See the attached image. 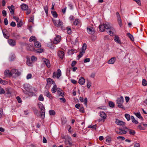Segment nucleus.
Returning a JSON list of instances; mask_svg holds the SVG:
<instances>
[{"mask_svg":"<svg viewBox=\"0 0 147 147\" xmlns=\"http://www.w3.org/2000/svg\"><path fill=\"white\" fill-rule=\"evenodd\" d=\"M5 92V91L3 88L0 89V94H3Z\"/></svg>","mask_w":147,"mask_h":147,"instance_id":"bf43d9fd","label":"nucleus"},{"mask_svg":"<svg viewBox=\"0 0 147 147\" xmlns=\"http://www.w3.org/2000/svg\"><path fill=\"white\" fill-rule=\"evenodd\" d=\"M37 59V58L34 56H32L31 57V60L32 62H34L35 61H36Z\"/></svg>","mask_w":147,"mask_h":147,"instance_id":"37998d69","label":"nucleus"},{"mask_svg":"<svg viewBox=\"0 0 147 147\" xmlns=\"http://www.w3.org/2000/svg\"><path fill=\"white\" fill-rule=\"evenodd\" d=\"M39 108L41 111L40 117L42 119H43L45 117V109L43 104L41 102H39L38 104Z\"/></svg>","mask_w":147,"mask_h":147,"instance_id":"7ed1b4c3","label":"nucleus"},{"mask_svg":"<svg viewBox=\"0 0 147 147\" xmlns=\"http://www.w3.org/2000/svg\"><path fill=\"white\" fill-rule=\"evenodd\" d=\"M42 61L46 64L48 67L49 68L50 67L51 64L49 61L48 59L45 58H43L42 59Z\"/></svg>","mask_w":147,"mask_h":147,"instance_id":"1a4fd4ad","label":"nucleus"},{"mask_svg":"<svg viewBox=\"0 0 147 147\" xmlns=\"http://www.w3.org/2000/svg\"><path fill=\"white\" fill-rule=\"evenodd\" d=\"M109 105L111 107H113L115 106V104L114 102L110 101L109 102Z\"/></svg>","mask_w":147,"mask_h":147,"instance_id":"c03bdc74","label":"nucleus"},{"mask_svg":"<svg viewBox=\"0 0 147 147\" xmlns=\"http://www.w3.org/2000/svg\"><path fill=\"white\" fill-rule=\"evenodd\" d=\"M116 132L119 134H125L127 133L126 131L121 129H119L117 131H116Z\"/></svg>","mask_w":147,"mask_h":147,"instance_id":"ddd939ff","label":"nucleus"},{"mask_svg":"<svg viewBox=\"0 0 147 147\" xmlns=\"http://www.w3.org/2000/svg\"><path fill=\"white\" fill-rule=\"evenodd\" d=\"M111 140V138L109 137H107L106 138V141L109 143Z\"/></svg>","mask_w":147,"mask_h":147,"instance_id":"680f3d73","label":"nucleus"},{"mask_svg":"<svg viewBox=\"0 0 147 147\" xmlns=\"http://www.w3.org/2000/svg\"><path fill=\"white\" fill-rule=\"evenodd\" d=\"M51 13L52 15L54 18H57V15L56 13V12L55 11H51Z\"/></svg>","mask_w":147,"mask_h":147,"instance_id":"ea45409f","label":"nucleus"},{"mask_svg":"<svg viewBox=\"0 0 147 147\" xmlns=\"http://www.w3.org/2000/svg\"><path fill=\"white\" fill-rule=\"evenodd\" d=\"M125 117L128 121H129L131 119L130 115L129 114H125Z\"/></svg>","mask_w":147,"mask_h":147,"instance_id":"473e14b6","label":"nucleus"},{"mask_svg":"<svg viewBox=\"0 0 147 147\" xmlns=\"http://www.w3.org/2000/svg\"><path fill=\"white\" fill-rule=\"evenodd\" d=\"M8 41L9 45L11 46H14L16 45V42L14 40L9 39L8 40Z\"/></svg>","mask_w":147,"mask_h":147,"instance_id":"9d476101","label":"nucleus"},{"mask_svg":"<svg viewBox=\"0 0 147 147\" xmlns=\"http://www.w3.org/2000/svg\"><path fill=\"white\" fill-rule=\"evenodd\" d=\"M80 111L81 112L84 113V109L83 107H81L80 109Z\"/></svg>","mask_w":147,"mask_h":147,"instance_id":"774afa93","label":"nucleus"},{"mask_svg":"<svg viewBox=\"0 0 147 147\" xmlns=\"http://www.w3.org/2000/svg\"><path fill=\"white\" fill-rule=\"evenodd\" d=\"M16 99L19 103H20L21 102L22 100L19 96H17L16 97Z\"/></svg>","mask_w":147,"mask_h":147,"instance_id":"052dcab7","label":"nucleus"},{"mask_svg":"<svg viewBox=\"0 0 147 147\" xmlns=\"http://www.w3.org/2000/svg\"><path fill=\"white\" fill-rule=\"evenodd\" d=\"M17 23V27H21L23 24V23L22 20H19Z\"/></svg>","mask_w":147,"mask_h":147,"instance_id":"7c9ffc66","label":"nucleus"},{"mask_svg":"<svg viewBox=\"0 0 147 147\" xmlns=\"http://www.w3.org/2000/svg\"><path fill=\"white\" fill-rule=\"evenodd\" d=\"M45 94L50 99H52L53 97L51 94L48 90H46L45 92Z\"/></svg>","mask_w":147,"mask_h":147,"instance_id":"2eb2a0df","label":"nucleus"},{"mask_svg":"<svg viewBox=\"0 0 147 147\" xmlns=\"http://www.w3.org/2000/svg\"><path fill=\"white\" fill-rule=\"evenodd\" d=\"M116 16L117 18L118 23L120 27L122 26V23L120 15L118 12L116 13Z\"/></svg>","mask_w":147,"mask_h":147,"instance_id":"0eeeda50","label":"nucleus"},{"mask_svg":"<svg viewBox=\"0 0 147 147\" xmlns=\"http://www.w3.org/2000/svg\"><path fill=\"white\" fill-rule=\"evenodd\" d=\"M80 23V20L78 19L76 20L73 23V24L75 25H78Z\"/></svg>","mask_w":147,"mask_h":147,"instance_id":"c85d7f7f","label":"nucleus"},{"mask_svg":"<svg viewBox=\"0 0 147 147\" xmlns=\"http://www.w3.org/2000/svg\"><path fill=\"white\" fill-rule=\"evenodd\" d=\"M114 40L116 42L119 44H121V42L119 39V37L118 36H115L114 38Z\"/></svg>","mask_w":147,"mask_h":147,"instance_id":"5701e85b","label":"nucleus"},{"mask_svg":"<svg viewBox=\"0 0 147 147\" xmlns=\"http://www.w3.org/2000/svg\"><path fill=\"white\" fill-rule=\"evenodd\" d=\"M116 60L115 57H113L108 61V63L109 64H113L114 63Z\"/></svg>","mask_w":147,"mask_h":147,"instance_id":"4468645a","label":"nucleus"},{"mask_svg":"<svg viewBox=\"0 0 147 147\" xmlns=\"http://www.w3.org/2000/svg\"><path fill=\"white\" fill-rule=\"evenodd\" d=\"M87 45L86 43L83 44L82 47V50L85 51L86 49Z\"/></svg>","mask_w":147,"mask_h":147,"instance_id":"58836bf2","label":"nucleus"},{"mask_svg":"<svg viewBox=\"0 0 147 147\" xmlns=\"http://www.w3.org/2000/svg\"><path fill=\"white\" fill-rule=\"evenodd\" d=\"M57 86L55 85L51 89V91L53 93H55L56 91Z\"/></svg>","mask_w":147,"mask_h":147,"instance_id":"72a5a7b5","label":"nucleus"},{"mask_svg":"<svg viewBox=\"0 0 147 147\" xmlns=\"http://www.w3.org/2000/svg\"><path fill=\"white\" fill-rule=\"evenodd\" d=\"M87 30L88 33L90 34H93L95 32L94 28L91 27L87 28Z\"/></svg>","mask_w":147,"mask_h":147,"instance_id":"9b49d317","label":"nucleus"},{"mask_svg":"<svg viewBox=\"0 0 147 147\" xmlns=\"http://www.w3.org/2000/svg\"><path fill=\"white\" fill-rule=\"evenodd\" d=\"M4 74L6 77H10L12 76L16 77L20 75V73L17 70L13 69H11V71L9 70H6L4 71Z\"/></svg>","mask_w":147,"mask_h":147,"instance_id":"f03ea898","label":"nucleus"},{"mask_svg":"<svg viewBox=\"0 0 147 147\" xmlns=\"http://www.w3.org/2000/svg\"><path fill=\"white\" fill-rule=\"evenodd\" d=\"M34 45L35 47L36 48H40L41 46V45L40 43L37 41L34 42Z\"/></svg>","mask_w":147,"mask_h":147,"instance_id":"393cba45","label":"nucleus"},{"mask_svg":"<svg viewBox=\"0 0 147 147\" xmlns=\"http://www.w3.org/2000/svg\"><path fill=\"white\" fill-rule=\"evenodd\" d=\"M24 88L25 90V91H28V90H30V89L28 87V85L27 84H24ZM25 91V90H24Z\"/></svg>","mask_w":147,"mask_h":147,"instance_id":"09e8293b","label":"nucleus"},{"mask_svg":"<svg viewBox=\"0 0 147 147\" xmlns=\"http://www.w3.org/2000/svg\"><path fill=\"white\" fill-rule=\"evenodd\" d=\"M80 100L82 102H84L85 105L87 107L88 100L86 98L84 99L82 97H80Z\"/></svg>","mask_w":147,"mask_h":147,"instance_id":"f8f14e48","label":"nucleus"},{"mask_svg":"<svg viewBox=\"0 0 147 147\" xmlns=\"http://www.w3.org/2000/svg\"><path fill=\"white\" fill-rule=\"evenodd\" d=\"M62 25V22L61 21H60L59 20L58 21V23L57 25V26L59 27Z\"/></svg>","mask_w":147,"mask_h":147,"instance_id":"79ce46f5","label":"nucleus"},{"mask_svg":"<svg viewBox=\"0 0 147 147\" xmlns=\"http://www.w3.org/2000/svg\"><path fill=\"white\" fill-rule=\"evenodd\" d=\"M23 91L24 93L28 94L29 96H32L33 94V92H30V89L27 91H25L24 90H23Z\"/></svg>","mask_w":147,"mask_h":147,"instance_id":"aec40b11","label":"nucleus"},{"mask_svg":"<svg viewBox=\"0 0 147 147\" xmlns=\"http://www.w3.org/2000/svg\"><path fill=\"white\" fill-rule=\"evenodd\" d=\"M123 102L124 99L123 96H121L120 97L118 98L116 100V103L117 106L119 107L124 109V107L123 105Z\"/></svg>","mask_w":147,"mask_h":147,"instance_id":"20e7f679","label":"nucleus"},{"mask_svg":"<svg viewBox=\"0 0 147 147\" xmlns=\"http://www.w3.org/2000/svg\"><path fill=\"white\" fill-rule=\"evenodd\" d=\"M85 82V80L83 77H81L79 79L78 83L81 85H83Z\"/></svg>","mask_w":147,"mask_h":147,"instance_id":"a211bd4d","label":"nucleus"},{"mask_svg":"<svg viewBox=\"0 0 147 147\" xmlns=\"http://www.w3.org/2000/svg\"><path fill=\"white\" fill-rule=\"evenodd\" d=\"M49 113L50 115H54L55 114V112L53 110H50L49 111Z\"/></svg>","mask_w":147,"mask_h":147,"instance_id":"f704fd0d","label":"nucleus"},{"mask_svg":"<svg viewBox=\"0 0 147 147\" xmlns=\"http://www.w3.org/2000/svg\"><path fill=\"white\" fill-rule=\"evenodd\" d=\"M4 22L5 25H7L8 24V21L7 19L6 18L4 19Z\"/></svg>","mask_w":147,"mask_h":147,"instance_id":"e2e57ef3","label":"nucleus"},{"mask_svg":"<svg viewBox=\"0 0 147 147\" xmlns=\"http://www.w3.org/2000/svg\"><path fill=\"white\" fill-rule=\"evenodd\" d=\"M100 117L102 118L103 119H105L107 117V115L103 111L100 112Z\"/></svg>","mask_w":147,"mask_h":147,"instance_id":"6ab92c4d","label":"nucleus"},{"mask_svg":"<svg viewBox=\"0 0 147 147\" xmlns=\"http://www.w3.org/2000/svg\"><path fill=\"white\" fill-rule=\"evenodd\" d=\"M127 35L132 41H133L134 40V37L131 34L128 33L127 34Z\"/></svg>","mask_w":147,"mask_h":147,"instance_id":"4c0bfd02","label":"nucleus"},{"mask_svg":"<svg viewBox=\"0 0 147 147\" xmlns=\"http://www.w3.org/2000/svg\"><path fill=\"white\" fill-rule=\"evenodd\" d=\"M90 61V59L89 58H87L85 59L84 60V63L89 62Z\"/></svg>","mask_w":147,"mask_h":147,"instance_id":"13d9d810","label":"nucleus"},{"mask_svg":"<svg viewBox=\"0 0 147 147\" xmlns=\"http://www.w3.org/2000/svg\"><path fill=\"white\" fill-rule=\"evenodd\" d=\"M131 121L133 123H134L136 124H137L138 123V122L135 119L133 116H131Z\"/></svg>","mask_w":147,"mask_h":147,"instance_id":"2f4dec72","label":"nucleus"},{"mask_svg":"<svg viewBox=\"0 0 147 147\" xmlns=\"http://www.w3.org/2000/svg\"><path fill=\"white\" fill-rule=\"evenodd\" d=\"M47 84L45 88L46 89H48L51 86L52 84H53V81L52 80L51 78H48L47 80Z\"/></svg>","mask_w":147,"mask_h":147,"instance_id":"39448f33","label":"nucleus"},{"mask_svg":"<svg viewBox=\"0 0 147 147\" xmlns=\"http://www.w3.org/2000/svg\"><path fill=\"white\" fill-rule=\"evenodd\" d=\"M10 25L13 27H15L16 26V25L15 23L13 22H12L10 24Z\"/></svg>","mask_w":147,"mask_h":147,"instance_id":"0e129e2a","label":"nucleus"},{"mask_svg":"<svg viewBox=\"0 0 147 147\" xmlns=\"http://www.w3.org/2000/svg\"><path fill=\"white\" fill-rule=\"evenodd\" d=\"M67 31L68 34H70L71 33V30L70 28L68 27L67 28Z\"/></svg>","mask_w":147,"mask_h":147,"instance_id":"3c124183","label":"nucleus"},{"mask_svg":"<svg viewBox=\"0 0 147 147\" xmlns=\"http://www.w3.org/2000/svg\"><path fill=\"white\" fill-rule=\"evenodd\" d=\"M27 64L29 66H33L32 62H31L30 59H28L26 62Z\"/></svg>","mask_w":147,"mask_h":147,"instance_id":"a878e982","label":"nucleus"},{"mask_svg":"<svg viewBox=\"0 0 147 147\" xmlns=\"http://www.w3.org/2000/svg\"><path fill=\"white\" fill-rule=\"evenodd\" d=\"M147 84V82L145 79H143L142 81V85L144 86H146Z\"/></svg>","mask_w":147,"mask_h":147,"instance_id":"8fccbe9b","label":"nucleus"},{"mask_svg":"<svg viewBox=\"0 0 147 147\" xmlns=\"http://www.w3.org/2000/svg\"><path fill=\"white\" fill-rule=\"evenodd\" d=\"M96 127V125H89L88 126V127L89 128H92V129H95Z\"/></svg>","mask_w":147,"mask_h":147,"instance_id":"49530a36","label":"nucleus"},{"mask_svg":"<svg viewBox=\"0 0 147 147\" xmlns=\"http://www.w3.org/2000/svg\"><path fill=\"white\" fill-rule=\"evenodd\" d=\"M61 75V71L59 69H58L57 71V77L59 78Z\"/></svg>","mask_w":147,"mask_h":147,"instance_id":"b1692460","label":"nucleus"},{"mask_svg":"<svg viewBox=\"0 0 147 147\" xmlns=\"http://www.w3.org/2000/svg\"><path fill=\"white\" fill-rule=\"evenodd\" d=\"M59 57L61 59H63L64 55V52L62 51H59L58 52Z\"/></svg>","mask_w":147,"mask_h":147,"instance_id":"412c9836","label":"nucleus"},{"mask_svg":"<svg viewBox=\"0 0 147 147\" xmlns=\"http://www.w3.org/2000/svg\"><path fill=\"white\" fill-rule=\"evenodd\" d=\"M29 41L30 42L33 41L35 42L36 41V38L34 36H32L30 38Z\"/></svg>","mask_w":147,"mask_h":147,"instance_id":"bb28decb","label":"nucleus"},{"mask_svg":"<svg viewBox=\"0 0 147 147\" xmlns=\"http://www.w3.org/2000/svg\"><path fill=\"white\" fill-rule=\"evenodd\" d=\"M77 62L76 61H72L71 66L72 67H73L76 64Z\"/></svg>","mask_w":147,"mask_h":147,"instance_id":"6e6d98bb","label":"nucleus"},{"mask_svg":"<svg viewBox=\"0 0 147 147\" xmlns=\"http://www.w3.org/2000/svg\"><path fill=\"white\" fill-rule=\"evenodd\" d=\"M85 53V51L82 50V51L80 52L79 55L78 56V58H81V57H82V55H83V54L84 53Z\"/></svg>","mask_w":147,"mask_h":147,"instance_id":"a19ab883","label":"nucleus"},{"mask_svg":"<svg viewBox=\"0 0 147 147\" xmlns=\"http://www.w3.org/2000/svg\"><path fill=\"white\" fill-rule=\"evenodd\" d=\"M8 8L9 9L10 12L11 13V14H13L14 9V7L13 5H12L11 6H8Z\"/></svg>","mask_w":147,"mask_h":147,"instance_id":"f3484780","label":"nucleus"},{"mask_svg":"<svg viewBox=\"0 0 147 147\" xmlns=\"http://www.w3.org/2000/svg\"><path fill=\"white\" fill-rule=\"evenodd\" d=\"M43 52V49H38L36 50V52L37 53H41Z\"/></svg>","mask_w":147,"mask_h":147,"instance_id":"5fc2aeb1","label":"nucleus"},{"mask_svg":"<svg viewBox=\"0 0 147 147\" xmlns=\"http://www.w3.org/2000/svg\"><path fill=\"white\" fill-rule=\"evenodd\" d=\"M91 82H90L88 81V82L87 83V87L88 88H89L91 86Z\"/></svg>","mask_w":147,"mask_h":147,"instance_id":"69168bd1","label":"nucleus"},{"mask_svg":"<svg viewBox=\"0 0 147 147\" xmlns=\"http://www.w3.org/2000/svg\"><path fill=\"white\" fill-rule=\"evenodd\" d=\"M115 123L118 125H124L125 124V123L118 119H117L115 121Z\"/></svg>","mask_w":147,"mask_h":147,"instance_id":"dca6fc26","label":"nucleus"},{"mask_svg":"<svg viewBox=\"0 0 147 147\" xmlns=\"http://www.w3.org/2000/svg\"><path fill=\"white\" fill-rule=\"evenodd\" d=\"M62 90L61 89H59L58 90L59 92V95L61 96H63L64 94L63 93L61 92Z\"/></svg>","mask_w":147,"mask_h":147,"instance_id":"a18cd8bd","label":"nucleus"},{"mask_svg":"<svg viewBox=\"0 0 147 147\" xmlns=\"http://www.w3.org/2000/svg\"><path fill=\"white\" fill-rule=\"evenodd\" d=\"M128 131L129 134L132 135H134L136 133L135 131L132 129H129Z\"/></svg>","mask_w":147,"mask_h":147,"instance_id":"c9c22d12","label":"nucleus"},{"mask_svg":"<svg viewBox=\"0 0 147 147\" xmlns=\"http://www.w3.org/2000/svg\"><path fill=\"white\" fill-rule=\"evenodd\" d=\"M99 28V30L102 32H103L105 29H106L107 32L111 36H112L114 34L113 33L115 30L108 23H105L103 25H100Z\"/></svg>","mask_w":147,"mask_h":147,"instance_id":"f257e3e1","label":"nucleus"},{"mask_svg":"<svg viewBox=\"0 0 147 147\" xmlns=\"http://www.w3.org/2000/svg\"><path fill=\"white\" fill-rule=\"evenodd\" d=\"M15 58V56L14 54H12L9 57V60L10 61H12L14 60Z\"/></svg>","mask_w":147,"mask_h":147,"instance_id":"c756f323","label":"nucleus"},{"mask_svg":"<svg viewBox=\"0 0 147 147\" xmlns=\"http://www.w3.org/2000/svg\"><path fill=\"white\" fill-rule=\"evenodd\" d=\"M136 2V3L139 5H141V2L140 0H133Z\"/></svg>","mask_w":147,"mask_h":147,"instance_id":"338daca9","label":"nucleus"},{"mask_svg":"<svg viewBox=\"0 0 147 147\" xmlns=\"http://www.w3.org/2000/svg\"><path fill=\"white\" fill-rule=\"evenodd\" d=\"M44 98L42 96V94H40L39 97H38V100L40 101H42L44 100Z\"/></svg>","mask_w":147,"mask_h":147,"instance_id":"de8ad7c7","label":"nucleus"},{"mask_svg":"<svg viewBox=\"0 0 147 147\" xmlns=\"http://www.w3.org/2000/svg\"><path fill=\"white\" fill-rule=\"evenodd\" d=\"M64 138L65 139V142L66 144H68L70 146L72 145L71 139L69 136H65Z\"/></svg>","mask_w":147,"mask_h":147,"instance_id":"423d86ee","label":"nucleus"},{"mask_svg":"<svg viewBox=\"0 0 147 147\" xmlns=\"http://www.w3.org/2000/svg\"><path fill=\"white\" fill-rule=\"evenodd\" d=\"M6 81H3V80L2 79L0 78V83L3 84H5L6 83Z\"/></svg>","mask_w":147,"mask_h":147,"instance_id":"4d7b16f0","label":"nucleus"},{"mask_svg":"<svg viewBox=\"0 0 147 147\" xmlns=\"http://www.w3.org/2000/svg\"><path fill=\"white\" fill-rule=\"evenodd\" d=\"M27 50L30 51H32L34 50V48L33 46L31 45H28L27 46Z\"/></svg>","mask_w":147,"mask_h":147,"instance_id":"e433bc0d","label":"nucleus"},{"mask_svg":"<svg viewBox=\"0 0 147 147\" xmlns=\"http://www.w3.org/2000/svg\"><path fill=\"white\" fill-rule=\"evenodd\" d=\"M44 9L45 12L47 14H48V7L47 6H46L44 7Z\"/></svg>","mask_w":147,"mask_h":147,"instance_id":"864d4df0","label":"nucleus"},{"mask_svg":"<svg viewBox=\"0 0 147 147\" xmlns=\"http://www.w3.org/2000/svg\"><path fill=\"white\" fill-rule=\"evenodd\" d=\"M32 77V75L31 74H28L26 76V78L27 80L30 79Z\"/></svg>","mask_w":147,"mask_h":147,"instance_id":"603ef678","label":"nucleus"},{"mask_svg":"<svg viewBox=\"0 0 147 147\" xmlns=\"http://www.w3.org/2000/svg\"><path fill=\"white\" fill-rule=\"evenodd\" d=\"M21 7L22 10H26L28 9V6L24 4H22L21 6Z\"/></svg>","mask_w":147,"mask_h":147,"instance_id":"4be33fe9","label":"nucleus"},{"mask_svg":"<svg viewBox=\"0 0 147 147\" xmlns=\"http://www.w3.org/2000/svg\"><path fill=\"white\" fill-rule=\"evenodd\" d=\"M61 39V37L59 35L57 36L53 40V42L54 44H56L60 42Z\"/></svg>","mask_w":147,"mask_h":147,"instance_id":"6e6552de","label":"nucleus"},{"mask_svg":"<svg viewBox=\"0 0 147 147\" xmlns=\"http://www.w3.org/2000/svg\"><path fill=\"white\" fill-rule=\"evenodd\" d=\"M134 114L136 115V116L138 118L141 119L142 120H143V118L141 116L140 113V112L135 113Z\"/></svg>","mask_w":147,"mask_h":147,"instance_id":"cd10ccee","label":"nucleus"}]
</instances>
